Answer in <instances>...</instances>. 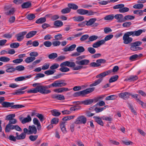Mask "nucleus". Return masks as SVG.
Returning <instances> with one entry per match:
<instances>
[{
    "label": "nucleus",
    "mask_w": 146,
    "mask_h": 146,
    "mask_svg": "<svg viewBox=\"0 0 146 146\" xmlns=\"http://www.w3.org/2000/svg\"><path fill=\"white\" fill-rule=\"evenodd\" d=\"M38 92L42 94H47L50 93L51 90H46L45 85L38 86L34 88H32L27 91L28 93H36Z\"/></svg>",
    "instance_id": "f257e3e1"
},
{
    "label": "nucleus",
    "mask_w": 146,
    "mask_h": 146,
    "mask_svg": "<svg viewBox=\"0 0 146 146\" xmlns=\"http://www.w3.org/2000/svg\"><path fill=\"white\" fill-rule=\"evenodd\" d=\"M63 80H57L55 81L51 84L49 85H45L46 90L52 87H59L66 86L67 83L63 82Z\"/></svg>",
    "instance_id": "f03ea898"
},
{
    "label": "nucleus",
    "mask_w": 146,
    "mask_h": 146,
    "mask_svg": "<svg viewBox=\"0 0 146 146\" xmlns=\"http://www.w3.org/2000/svg\"><path fill=\"white\" fill-rule=\"evenodd\" d=\"M94 89L95 88L94 87L87 88L85 90L74 93L73 96L75 97L84 96L92 92L94 90Z\"/></svg>",
    "instance_id": "7ed1b4c3"
},
{
    "label": "nucleus",
    "mask_w": 146,
    "mask_h": 146,
    "mask_svg": "<svg viewBox=\"0 0 146 146\" xmlns=\"http://www.w3.org/2000/svg\"><path fill=\"white\" fill-rule=\"evenodd\" d=\"M142 44L141 41H137L131 44V49L133 51H138L142 50V48L139 46H140Z\"/></svg>",
    "instance_id": "20e7f679"
},
{
    "label": "nucleus",
    "mask_w": 146,
    "mask_h": 146,
    "mask_svg": "<svg viewBox=\"0 0 146 146\" xmlns=\"http://www.w3.org/2000/svg\"><path fill=\"white\" fill-rule=\"evenodd\" d=\"M130 31L125 33L123 37V43L125 44H127L130 43L132 41L133 39L132 38L130 37L129 36H132Z\"/></svg>",
    "instance_id": "39448f33"
},
{
    "label": "nucleus",
    "mask_w": 146,
    "mask_h": 146,
    "mask_svg": "<svg viewBox=\"0 0 146 146\" xmlns=\"http://www.w3.org/2000/svg\"><path fill=\"white\" fill-rule=\"evenodd\" d=\"M87 119L83 115L77 117L74 121V123L77 125L85 124L86 122Z\"/></svg>",
    "instance_id": "423d86ee"
},
{
    "label": "nucleus",
    "mask_w": 146,
    "mask_h": 146,
    "mask_svg": "<svg viewBox=\"0 0 146 146\" xmlns=\"http://www.w3.org/2000/svg\"><path fill=\"white\" fill-rule=\"evenodd\" d=\"M4 67L7 72L12 73L15 71V68L10 64H6L4 66Z\"/></svg>",
    "instance_id": "0eeeda50"
},
{
    "label": "nucleus",
    "mask_w": 146,
    "mask_h": 146,
    "mask_svg": "<svg viewBox=\"0 0 146 146\" xmlns=\"http://www.w3.org/2000/svg\"><path fill=\"white\" fill-rule=\"evenodd\" d=\"M146 31L145 29H139L137 31H130L132 36H138L140 35L142 33L145 32Z\"/></svg>",
    "instance_id": "6e6552de"
},
{
    "label": "nucleus",
    "mask_w": 146,
    "mask_h": 146,
    "mask_svg": "<svg viewBox=\"0 0 146 146\" xmlns=\"http://www.w3.org/2000/svg\"><path fill=\"white\" fill-rule=\"evenodd\" d=\"M114 18L117 23H122L125 22L124 17L122 14H116L114 16Z\"/></svg>",
    "instance_id": "1a4fd4ad"
},
{
    "label": "nucleus",
    "mask_w": 146,
    "mask_h": 146,
    "mask_svg": "<svg viewBox=\"0 0 146 146\" xmlns=\"http://www.w3.org/2000/svg\"><path fill=\"white\" fill-rule=\"evenodd\" d=\"M37 130L36 127L34 125L29 126L28 128V134H35L37 133Z\"/></svg>",
    "instance_id": "9d476101"
},
{
    "label": "nucleus",
    "mask_w": 146,
    "mask_h": 146,
    "mask_svg": "<svg viewBox=\"0 0 146 146\" xmlns=\"http://www.w3.org/2000/svg\"><path fill=\"white\" fill-rule=\"evenodd\" d=\"M2 106L5 108L11 107L12 109H14V103H10L7 102H3L1 103Z\"/></svg>",
    "instance_id": "9b49d317"
},
{
    "label": "nucleus",
    "mask_w": 146,
    "mask_h": 146,
    "mask_svg": "<svg viewBox=\"0 0 146 146\" xmlns=\"http://www.w3.org/2000/svg\"><path fill=\"white\" fill-rule=\"evenodd\" d=\"M130 95V93L127 92H125L120 93L119 96V97L121 98L126 100L129 98Z\"/></svg>",
    "instance_id": "f8f14e48"
},
{
    "label": "nucleus",
    "mask_w": 146,
    "mask_h": 146,
    "mask_svg": "<svg viewBox=\"0 0 146 146\" xmlns=\"http://www.w3.org/2000/svg\"><path fill=\"white\" fill-rule=\"evenodd\" d=\"M19 120L23 124H24L26 123L29 122L32 120L31 118L29 115H28L26 117L23 118V117L19 118Z\"/></svg>",
    "instance_id": "ddd939ff"
},
{
    "label": "nucleus",
    "mask_w": 146,
    "mask_h": 146,
    "mask_svg": "<svg viewBox=\"0 0 146 146\" xmlns=\"http://www.w3.org/2000/svg\"><path fill=\"white\" fill-rule=\"evenodd\" d=\"M76 47V45L75 44H73L68 47L67 46L66 47L62 49L65 52L71 51H73Z\"/></svg>",
    "instance_id": "4468645a"
},
{
    "label": "nucleus",
    "mask_w": 146,
    "mask_h": 146,
    "mask_svg": "<svg viewBox=\"0 0 146 146\" xmlns=\"http://www.w3.org/2000/svg\"><path fill=\"white\" fill-rule=\"evenodd\" d=\"M90 63V61L88 60L84 59L80 61H76V63L79 65H87Z\"/></svg>",
    "instance_id": "2eb2a0df"
},
{
    "label": "nucleus",
    "mask_w": 146,
    "mask_h": 146,
    "mask_svg": "<svg viewBox=\"0 0 146 146\" xmlns=\"http://www.w3.org/2000/svg\"><path fill=\"white\" fill-rule=\"evenodd\" d=\"M27 33L26 32L20 33L16 35L17 40L19 41L22 40L24 38V36Z\"/></svg>",
    "instance_id": "dca6fc26"
},
{
    "label": "nucleus",
    "mask_w": 146,
    "mask_h": 146,
    "mask_svg": "<svg viewBox=\"0 0 146 146\" xmlns=\"http://www.w3.org/2000/svg\"><path fill=\"white\" fill-rule=\"evenodd\" d=\"M111 72V71H110L108 70L107 71L104 72L97 75L96 76V77L97 78H101L102 79L103 77L110 74Z\"/></svg>",
    "instance_id": "f3484780"
},
{
    "label": "nucleus",
    "mask_w": 146,
    "mask_h": 146,
    "mask_svg": "<svg viewBox=\"0 0 146 146\" xmlns=\"http://www.w3.org/2000/svg\"><path fill=\"white\" fill-rule=\"evenodd\" d=\"M104 40H102L98 41L93 44L92 47L94 48H97L100 46L104 44Z\"/></svg>",
    "instance_id": "a211bd4d"
},
{
    "label": "nucleus",
    "mask_w": 146,
    "mask_h": 146,
    "mask_svg": "<svg viewBox=\"0 0 146 146\" xmlns=\"http://www.w3.org/2000/svg\"><path fill=\"white\" fill-rule=\"evenodd\" d=\"M70 89L67 88H62L54 89V91L56 93H62L64 92H66L70 90Z\"/></svg>",
    "instance_id": "6ab92c4d"
},
{
    "label": "nucleus",
    "mask_w": 146,
    "mask_h": 146,
    "mask_svg": "<svg viewBox=\"0 0 146 146\" xmlns=\"http://www.w3.org/2000/svg\"><path fill=\"white\" fill-rule=\"evenodd\" d=\"M33 122L34 124L37 125V127L38 130H40L41 126L40 123L38 120L36 118H34L33 119Z\"/></svg>",
    "instance_id": "aec40b11"
},
{
    "label": "nucleus",
    "mask_w": 146,
    "mask_h": 146,
    "mask_svg": "<svg viewBox=\"0 0 146 146\" xmlns=\"http://www.w3.org/2000/svg\"><path fill=\"white\" fill-rule=\"evenodd\" d=\"M94 118L96 122L98 123L99 125L103 126L104 123L103 121L102 120L101 118L100 117L94 116Z\"/></svg>",
    "instance_id": "412c9836"
},
{
    "label": "nucleus",
    "mask_w": 146,
    "mask_h": 146,
    "mask_svg": "<svg viewBox=\"0 0 146 146\" xmlns=\"http://www.w3.org/2000/svg\"><path fill=\"white\" fill-rule=\"evenodd\" d=\"M14 129V125L8 123L7 124L5 128V131L6 132H10L11 130Z\"/></svg>",
    "instance_id": "4be33fe9"
},
{
    "label": "nucleus",
    "mask_w": 146,
    "mask_h": 146,
    "mask_svg": "<svg viewBox=\"0 0 146 146\" xmlns=\"http://www.w3.org/2000/svg\"><path fill=\"white\" fill-rule=\"evenodd\" d=\"M72 19L74 21L77 22L81 21L84 19V17L82 16H75L73 17Z\"/></svg>",
    "instance_id": "5701e85b"
},
{
    "label": "nucleus",
    "mask_w": 146,
    "mask_h": 146,
    "mask_svg": "<svg viewBox=\"0 0 146 146\" xmlns=\"http://www.w3.org/2000/svg\"><path fill=\"white\" fill-rule=\"evenodd\" d=\"M37 33L36 31H32L29 32L26 35V37L29 38L33 36Z\"/></svg>",
    "instance_id": "b1692460"
},
{
    "label": "nucleus",
    "mask_w": 146,
    "mask_h": 146,
    "mask_svg": "<svg viewBox=\"0 0 146 146\" xmlns=\"http://www.w3.org/2000/svg\"><path fill=\"white\" fill-rule=\"evenodd\" d=\"M54 25L56 27H60L63 26V22L60 20H56L54 22Z\"/></svg>",
    "instance_id": "393cba45"
},
{
    "label": "nucleus",
    "mask_w": 146,
    "mask_h": 146,
    "mask_svg": "<svg viewBox=\"0 0 146 146\" xmlns=\"http://www.w3.org/2000/svg\"><path fill=\"white\" fill-rule=\"evenodd\" d=\"M96 20L97 19L96 18L90 19L88 21H87V24L88 25V26H89L92 25Z\"/></svg>",
    "instance_id": "a878e982"
},
{
    "label": "nucleus",
    "mask_w": 146,
    "mask_h": 146,
    "mask_svg": "<svg viewBox=\"0 0 146 146\" xmlns=\"http://www.w3.org/2000/svg\"><path fill=\"white\" fill-rule=\"evenodd\" d=\"M36 59L35 57L30 56L27 58L25 60V61L27 63H29L30 62H32L34 60Z\"/></svg>",
    "instance_id": "bb28decb"
},
{
    "label": "nucleus",
    "mask_w": 146,
    "mask_h": 146,
    "mask_svg": "<svg viewBox=\"0 0 146 146\" xmlns=\"http://www.w3.org/2000/svg\"><path fill=\"white\" fill-rule=\"evenodd\" d=\"M15 12L13 8H12L7 10L5 12V14L7 15H13Z\"/></svg>",
    "instance_id": "cd10ccee"
},
{
    "label": "nucleus",
    "mask_w": 146,
    "mask_h": 146,
    "mask_svg": "<svg viewBox=\"0 0 146 146\" xmlns=\"http://www.w3.org/2000/svg\"><path fill=\"white\" fill-rule=\"evenodd\" d=\"M46 21V19L45 17H42L38 19L36 21V23L37 24H42Z\"/></svg>",
    "instance_id": "c85d7f7f"
},
{
    "label": "nucleus",
    "mask_w": 146,
    "mask_h": 146,
    "mask_svg": "<svg viewBox=\"0 0 146 146\" xmlns=\"http://www.w3.org/2000/svg\"><path fill=\"white\" fill-rule=\"evenodd\" d=\"M53 96L54 98L60 100H63L65 99L64 96L61 95H58L57 94H55Z\"/></svg>",
    "instance_id": "c756f323"
},
{
    "label": "nucleus",
    "mask_w": 146,
    "mask_h": 146,
    "mask_svg": "<svg viewBox=\"0 0 146 146\" xmlns=\"http://www.w3.org/2000/svg\"><path fill=\"white\" fill-rule=\"evenodd\" d=\"M138 79V77L136 75H132L130 76L127 78V80L130 81H134Z\"/></svg>",
    "instance_id": "7c9ffc66"
},
{
    "label": "nucleus",
    "mask_w": 146,
    "mask_h": 146,
    "mask_svg": "<svg viewBox=\"0 0 146 146\" xmlns=\"http://www.w3.org/2000/svg\"><path fill=\"white\" fill-rule=\"evenodd\" d=\"M114 17L112 14H110L106 15L104 17V19L106 21H110L112 20Z\"/></svg>",
    "instance_id": "2f4dec72"
},
{
    "label": "nucleus",
    "mask_w": 146,
    "mask_h": 146,
    "mask_svg": "<svg viewBox=\"0 0 146 146\" xmlns=\"http://www.w3.org/2000/svg\"><path fill=\"white\" fill-rule=\"evenodd\" d=\"M68 5L70 9H71L73 10H76L78 8L77 5L73 3L68 4Z\"/></svg>",
    "instance_id": "473e14b6"
},
{
    "label": "nucleus",
    "mask_w": 146,
    "mask_h": 146,
    "mask_svg": "<svg viewBox=\"0 0 146 146\" xmlns=\"http://www.w3.org/2000/svg\"><path fill=\"white\" fill-rule=\"evenodd\" d=\"M93 102L92 99H89L82 101V104L84 105H90L92 104Z\"/></svg>",
    "instance_id": "72a5a7b5"
},
{
    "label": "nucleus",
    "mask_w": 146,
    "mask_h": 146,
    "mask_svg": "<svg viewBox=\"0 0 146 146\" xmlns=\"http://www.w3.org/2000/svg\"><path fill=\"white\" fill-rule=\"evenodd\" d=\"M10 59L6 56H1L0 57V61L4 62H8Z\"/></svg>",
    "instance_id": "f704fd0d"
},
{
    "label": "nucleus",
    "mask_w": 146,
    "mask_h": 146,
    "mask_svg": "<svg viewBox=\"0 0 146 146\" xmlns=\"http://www.w3.org/2000/svg\"><path fill=\"white\" fill-rule=\"evenodd\" d=\"M118 78V76L115 75L111 77L109 80L110 83H112L116 81Z\"/></svg>",
    "instance_id": "c9c22d12"
},
{
    "label": "nucleus",
    "mask_w": 146,
    "mask_h": 146,
    "mask_svg": "<svg viewBox=\"0 0 146 146\" xmlns=\"http://www.w3.org/2000/svg\"><path fill=\"white\" fill-rule=\"evenodd\" d=\"M31 3L30 2H25L23 3L21 5V7L22 8H27L31 6Z\"/></svg>",
    "instance_id": "e433bc0d"
},
{
    "label": "nucleus",
    "mask_w": 146,
    "mask_h": 146,
    "mask_svg": "<svg viewBox=\"0 0 146 146\" xmlns=\"http://www.w3.org/2000/svg\"><path fill=\"white\" fill-rule=\"evenodd\" d=\"M26 136V134L24 133H22L19 135V136L16 137V138L18 140L23 139L25 138Z\"/></svg>",
    "instance_id": "4c0bfd02"
},
{
    "label": "nucleus",
    "mask_w": 146,
    "mask_h": 146,
    "mask_svg": "<svg viewBox=\"0 0 146 146\" xmlns=\"http://www.w3.org/2000/svg\"><path fill=\"white\" fill-rule=\"evenodd\" d=\"M52 114L54 116L57 117L59 116L61 113L56 110H54L51 111Z\"/></svg>",
    "instance_id": "58836bf2"
},
{
    "label": "nucleus",
    "mask_w": 146,
    "mask_h": 146,
    "mask_svg": "<svg viewBox=\"0 0 146 146\" xmlns=\"http://www.w3.org/2000/svg\"><path fill=\"white\" fill-rule=\"evenodd\" d=\"M136 101L139 103V104H140L141 105L142 107L143 108H146V104L143 101H141L139 99H137Z\"/></svg>",
    "instance_id": "ea45409f"
},
{
    "label": "nucleus",
    "mask_w": 146,
    "mask_h": 146,
    "mask_svg": "<svg viewBox=\"0 0 146 146\" xmlns=\"http://www.w3.org/2000/svg\"><path fill=\"white\" fill-rule=\"evenodd\" d=\"M77 13L80 15H86V13L87 10L82 9H79L77 10Z\"/></svg>",
    "instance_id": "a19ab883"
},
{
    "label": "nucleus",
    "mask_w": 146,
    "mask_h": 146,
    "mask_svg": "<svg viewBox=\"0 0 146 146\" xmlns=\"http://www.w3.org/2000/svg\"><path fill=\"white\" fill-rule=\"evenodd\" d=\"M102 80V79L101 78H100L98 80H96L94 83L91 84L90 85V86H96L100 83Z\"/></svg>",
    "instance_id": "79ce46f5"
},
{
    "label": "nucleus",
    "mask_w": 146,
    "mask_h": 146,
    "mask_svg": "<svg viewBox=\"0 0 146 146\" xmlns=\"http://www.w3.org/2000/svg\"><path fill=\"white\" fill-rule=\"evenodd\" d=\"M113 35L110 34L107 35L104 38V40H104V44L106 41L109 40L111 39L113 37Z\"/></svg>",
    "instance_id": "37998d69"
},
{
    "label": "nucleus",
    "mask_w": 146,
    "mask_h": 146,
    "mask_svg": "<svg viewBox=\"0 0 146 146\" xmlns=\"http://www.w3.org/2000/svg\"><path fill=\"white\" fill-rule=\"evenodd\" d=\"M98 38V36H97L93 35L89 37L88 39L89 41H93L94 40H96Z\"/></svg>",
    "instance_id": "c03bdc74"
},
{
    "label": "nucleus",
    "mask_w": 146,
    "mask_h": 146,
    "mask_svg": "<svg viewBox=\"0 0 146 146\" xmlns=\"http://www.w3.org/2000/svg\"><path fill=\"white\" fill-rule=\"evenodd\" d=\"M125 21H126L131 20L134 19L135 17L132 15H127L125 16L124 17Z\"/></svg>",
    "instance_id": "a18cd8bd"
},
{
    "label": "nucleus",
    "mask_w": 146,
    "mask_h": 146,
    "mask_svg": "<svg viewBox=\"0 0 146 146\" xmlns=\"http://www.w3.org/2000/svg\"><path fill=\"white\" fill-rule=\"evenodd\" d=\"M58 55L56 53H53L50 54L48 57L50 59H54L57 57Z\"/></svg>",
    "instance_id": "49530a36"
},
{
    "label": "nucleus",
    "mask_w": 146,
    "mask_h": 146,
    "mask_svg": "<svg viewBox=\"0 0 146 146\" xmlns=\"http://www.w3.org/2000/svg\"><path fill=\"white\" fill-rule=\"evenodd\" d=\"M116 98V96L113 95H111L106 97L105 98V99L106 100H113L115 99Z\"/></svg>",
    "instance_id": "de8ad7c7"
},
{
    "label": "nucleus",
    "mask_w": 146,
    "mask_h": 146,
    "mask_svg": "<svg viewBox=\"0 0 146 146\" xmlns=\"http://www.w3.org/2000/svg\"><path fill=\"white\" fill-rule=\"evenodd\" d=\"M59 122V119L57 117H54L52 119L50 123L52 124H57Z\"/></svg>",
    "instance_id": "09e8293b"
},
{
    "label": "nucleus",
    "mask_w": 146,
    "mask_h": 146,
    "mask_svg": "<svg viewBox=\"0 0 146 146\" xmlns=\"http://www.w3.org/2000/svg\"><path fill=\"white\" fill-rule=\"evenodd\" d=\"M132 23L130 22H127L124 23L122 24V26L124 28H129L131 25Z\"/></svg>",
    "instance_id": "8fccbe9b"
},
{
    "label": "nucleus",
    "mask_w": 146,
    "mask_h": 146,
    "mask_svg": "<svg viewBox=\"0 0 146 146\" xmlns=\"http://www.w3.org/2000/svg\"><path fill=\"white\" fill-rule=\"evenodd\" d=\"M70 9L68 8L63 9L61 11V12L62 14H64L68 13L70 11Z\"/></svg>",
    "instance_id": "3c124183"
},
{
    "label": "nucleus",
    "mask_w": 146,
    "mask_h": 146,
    "mask_svg": "<svg viewBox=\"0 0 146 146\" xmlns=\"http://www.w3.org/2000/svg\"><path fill=\"white\" fill-rule=\"evenodd\" d=\"M15 68V71L17 70L19 71H21L25 69V68L22 65H19L17 66Z\"/></svg>",
    "instance_id": "603ef678"
},
{
    "label": "nucleus",
    "mask_w": 146,
    "mask_h": 146,
    "mask_svg": "<svg viewBox=\"0 0 146 146\" xmlns=\"http://www.w3.org/2000/svg\"><path fill=\"white\" fill-rule=\"evenodd\" d=\"M24 91H21L20 89H19L16 91L14 93L12 94L13 95H19L23 94L24 93Z\"/></svg>",
    "instance_id": "864d4df0"
},
{
    "label": "nucleus",
    "mask_w": 146,
    "mask_h": 146,
    "mask_svg": "<svg viewBox=\"0 0 146 146\" xmlns=\"http://www.w3.org/2000/svg\"><path fill=\"white\" fill-rule=\"evenodd\" d=\"M129 10V9L128 8L125 7H122L121 8V9H119V11L120 13H125L126 12H127Z\"/></svg>",
    "instance_id": "5fc2aeb1"
},
{
    "label": "nucleus",
    "mask_w": 146,
    "mask_h": 146,
    "mask_svg": "<svg viewBox=\"0 0 146 146\" xmlns=\"http://www.w3.org/2000/svg\"><path fill=\"white\" fill-rule=\"evenodd\" d=\"M26 17L28 19L31 20L35 18V16L33 14H29Z\"/></svg>",
    "instance_id": "6e6d98bb"
},
{
    "label": "nucleus",
    "mask_w": 146,
    "mask_h": 146,
    "mask_svg": "<svg viewBox=\"0 0 146 146\" xmlns=\"http://www.w3.org/2000/svg\"><path fill=\"white\" fill-rule=\"evenodd\" d=\"M96 62L97 64L98 65V66H99L101 65V64L105 63L106 60L104 59H101L97 60Z\"/></svg>",
    "instance_id": "4d7b16f0"
},
{
    "label": "nucleus",
    "mask_w": 146,
    "mask_h": 146,
    "mask_svg": "<svg viewBox=\"0 0 146 146\" xmlns=\"http://www.w3.org/2000/svg\"><path fill=\"white\" fill-rule=\"evenodd\" d=\"M76 50L78 52L81 53L85 51V49L82 46H78L76 48Z\"/></svg>",
    "instance_id": "13d9d810"
},
{
    "label": "nucleus",
    "mask_w": 146,
    "mask_h": 146,
    "mask_svg": "<svg viewBox=\"0 0 146 146\" xmlns=\"http://www.w3.org/2000/svg\"><path fill=\"white\" fill-rule=\"evenodd\" d=\"M143 7V5L142 4H137L134 5L133 6V8L136 9H141Z\"/></svg>",
    "instance_id": "bf43d9fd"
},
{
    "label": "nucleus",
    "mask_w": 146,
    "mask_h": 146,
    "mask_svg": "<svg viewBox=\"0 0 146 146\" xmlns=\"http://www.w3.org/2000/svg\"><path fill=\"white\" fill-rule=\"evenodd\" d=\"M110 0L109 1H99L98 3L99 4L102 5H105L109 3H110Z\"/></svg>",
    "instance_id": "052dcab7"
},
{
    "label": "nucleus",
    "mask_w": 146,
    "mask_h": 146,
    "mask_svg": "<svg viewBox=\"0 0 146 146\" xmlns=\"http://www.w3.org/2000/svg\"><path fill=\"white\" fill-rule=\"evenodd\" d=\"M89 36L88 35H85L82 36L80 38V40L81 41H83L86 40L89 38Z\"/></svg>",
    "instance_id": "680f3d73"
},
{
    "label": "nucleus",
    "mask_w": 146,
    "mask_h": 146,
    "mask_svg": "<svg viewBox=\"0 0 146 146\" xmlns=\"http://www.w3.org/2000/svg\"><path fill=\"white\" fill-rule=\"evenodd\" d=\"M19 46V44L18 43H13L10 45V46L12 48H16L18 47Z\"/></svg>",
    "instance_id": "e2e57ef3"
},
{
    "label": "nucleus",
    "mask_w": 146,
    "mask_h": 146,
    "mask_svg": "<svg viewBox=\"0 0 146 146\" xmlns=\"http://www.w3.org/2000/svg\"><path fill=\"white\" fill-rule=\"evenodd\" d=\"M59 70L60 71L63 72H66L69 71L70 70L69 68L65 67H61Z\"/></svg>",
    "instance_id": "0e129e2a"
},
{
    "label": "nucleus",
    "mask_w": 146,
    "mask_h": 146,
    "mask_svg": "<svg viewBox=\"0 0 146 146\" xmlns=\"http://www.w3.org/2000/svg\"><path fill=\"white\" fill-rule=\"evenodd\" d=\"M15 116V114L14 113L9 114L6 116V119L7 120H11Z\"/></svg>",
    "instance_id": "69168bd1"
},
{
    "label": "nucleus",
    "mask_w": 146,
    "mask_h": 146,
    "mask_svg": "<svg viewBox=\"0 0 146 146\" xmlns=\"http://www.w3.org/2000/svg\"><path fill=\"white\" fill-rule=\"evenodd\" d=\"M59 66L58 64L55 63L50 67V68L52 70H54L58 68Z\"/></svg>",
    "instance_id": "338daca9"
},
{
    "label": "nucleus",
    "mask_w": 146,
    "mask_h": 146,
    "mask_svg": "<svg viewBox=\"0 0 146 146\" xmlns=\"http://www.w3.org/2000/svg\"><path fill=\"white\" fill-rule=\"evenodd\" d=\"M50 64L48 63H46L44 64L42 67V70H44L47 69L49 67Z\"/></svg>",
    "instance_id": "774afa93"
}]
</instances>
